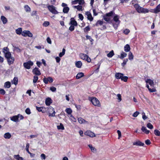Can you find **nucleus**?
<instances>
[{"mask_svg":"<svg viewBox=\"0 0 160 160\" xmlns=\"http://www.w3.org/2000/svg\"><path fill=\"white\" fill-rule=\"evenodd\" d=\"M119 16L118 15L115 14L113 17V19L111 21L113 27L116 29H117L120 23V21L119 20Z\"/></svg>","mask_w":160,"mask_h":160,"instance_id":"obj_1","label":"nucleus"},{"mask_svg":"<svg viewBox=\"0 0 160 160\" xmlns=\"http://www.w3.org/2000/svg\"><path fill=\"white\" fill-rule=\"evenodd\" d=\"M146 82L147 83L146 85V87L148 88V90L150 92H155L156 91V89L154 88H152V89L149 88V86L148 84L150 85L151 87H153L154 86V82L153 81L150 79H147L146 80Z\"/></svg>","mask_w":160,"mask_h":160,"instance_id":"obj_2","label":"nucleus"},{"mask_svg":"<svg viewBox=\"0 0 160 160\" xmlns=\"http://www.w3.org/2000/svg\"><path fill=\"white\" fill-rule=\"evenodd\" d=\"M134 7L136 10L139 13H144L149 12V10L146 8H144L141 7L138 4H136L134 5Z\"/></svg>","mask_w":160,"mask_h":160,"instance_id":"obj_3","label":"nucleus"},{"mask_svg":"<svg viewBox=\"0 0 160 160\" xmlns=\"http://www.w3.org/2000/svg\"><path fill=\"white\" fill-rule=\"evenodd\" d=\"M92 103L94 106L99 107L101 106V104L98 100L95 97L89 98Z\"/></svg>","mask_w":160,"mask_h":160,"instance_id":"obj_4","label":"nucleus"},{"mask_svg":"<svg viewBox=\"0 0 160 160\" xmlns=\"http://www.w3.org/2000/svg\"><path fill=\"white\" fill-rule=\"evenodd\" d=\"M46 112L49 114V117H54L55 116V112L54 111V108L51 107L46 108Z\"/></svg>","mask_w":160,"mask_h":160,"instance_id":"obj_5","label":"nucleus"},{"mask_svg":"<svg viewBox=\"0 0 160 160\" xmlns=\"http://www.w3.org/2000/svg\"><path fill=\"white\" fill-rule=\"evenodd\" d=\"M47 8L49 11L53 14H58L59 12L56 10V8L53 5H48Z\"/></svg>","mask_w":160,"mask_h":160,"instance_id":"obj_6","label":"nucleus"},{"mask_svg":"<svg viewBox=\"0 0 160 160\" xmlns=\"http://www.w3.org/2000/svg\"><path fill=\"white\" fill-rule=\"evenodd\" d=\"M2 52L4 54L5 58L10 56L11 54L9 51V49L7 47H5L3 48Z\"/></svg>","mask_w":160,"mask_h":160,"instance_id":"obj_7","label":"nucleus"},{"mask_svg":"<svg viewBox=\"0 0 160 160\" xmlns=\"http://www.w3.org/2000/svg\"><path fill=\"white\" fill-rule=\"evenodd\" d=\"M33 64V62L31 61H29L28 62L23 63L24 67L27 69H29L31 68V66H32Z\"/></svg>","mask_w":160,"mask_h":160,"instance_id":"obj_8","label":"nucleus"},{"mask_svg":"<svg viewBox=\"0 0 160 160\" xmlns=\"http://www.w3.org/2000/svg\"><path fill=\"white\" fill-rule=\"evenodd\" d=\"M22 35L24 37L28 36L29 37H32L33 36L32 33L28 30L23 31L22 32Z\"/></svg>","mask_w":160,"mask_h":160,"instance_id":"obj_9","label":"nucleus"},{"mask_svg":"<svg viewBox=\"0 0 160 160\" xmlns=\"http://www.w3.org/2000/svg\"><path fill=\"white\" fill-rule=\"evenodd\" d=\"M5 58L7 59L8 63V64L11 65L13 63L14 61V58L11 56V54L10 56Z\"/></svg>","mask_w":160,"mask_h":160,"instance_id":"obj_10","label":"nucleus"},{"mask_svg":"<svg viewBox=\"0 0 160 160\" xmlns=\"http://www.w3.org/2000/svg\"><path fill=\"white\" fill-rule=\"evenodd\" d=\"M150 12L154 13H158L160 12V4L158 5L156 7L151 10Z\"/></svg>","mask_w":160,"mask_h":160,"instance_id":"obj_11","label":"nucleus"},{"mask_svg":"<svg viewBox=\"0 0 160 160\" xmlns=\"http://www.w3.org/2000/svg\"><path fill=\"white\" fill-rule=\"evenodd\" d=\"M85 135L88 136L90 137L93 138L96 136L95 134L90 130H88L85 132L84 133Z\"/></svg>","mask_w":160,"mask_h":160,"instance_id":"obj_12","label":"nucleus"},{"mask_svg":"<svg viewBox=\"0 0 160 160\" xmlns=\"http://www.w3.org/2000/svg\"><path fill=\"white\" fill-rule=\"evenodd\" d=\"M43 81L46 84H48L49 82L50 83L52 82L53 79L52 77H48L47 78H45L43 79Z\"/></svg>","mask_w":160,"mask_h":160,"instance_id":"obj_13","label":"nucleus"},{"mask_svg":"<svg viewBox=\"0 0 160 160\" xmlns=\"http://www.w3.org/2000/svg\"><path fill=\"white\" fill-rule=\"evenodd\" d=\"M85 14L87 16V18L88 20H89L90 21H93V18L90 12H86Z\"/></svg>","mask_w":160,"mask_h":160,"instance_id":"obj_14","label":"nucleus"},{"mask_svg":"<svg viewBox=\"0 0 160 160\" xmlns=\"http://www.w3.org/2000/svg\"><path fill=\"white\" fill-rule=\"evenodd\" d=\"M32 72L34 74L37 75H40L41 74L39 69L37 68H34L32 70Z\"/></svg>","mask_w":160,"mask_h":160,"instance_id":"obj_15","label":"nucleus"},{"mask_svg":"<svg viewBox=\"0 0 160 160\" xmlns=\"http://www.w3.org/2000/svg\"><path fill=\"white\" fill-rule=\"evenodd\" d=\"M37 110L38 112H42V113L46 112V108L43 107H36Z\"/></svg>","mask_w":160,"mask_h":160,"instance_id":"obj_16","label":"nucleus"},{"mask_svg":"<svg viewBox=\"0 0 160 160\" xmlns=\"http://www.w3.org/2000/svg\"><path fill=\"white\" fill-rule=\"evenodd\" d=\"M133 144L134 145H136L140 146H143L144 144V143L140 141H138L136 142H133Z\"/></svg>","mask_w":160,"mask_h":160,"instance_id":"obj_17","label":"nucleus"},{"mask_svg":"<svg viewBox=\"0 0 160 160\" xmlns=\"http://www.w3.org/2000/svg\"><path fill=\"white\" fill-rule=\"evenodd\" d=\"M10 118L11 120L14 122H17L19 121V120L17 115H15L11 117H10Z\"/></svg>","mask_w":160,"mask_h":160,"instance_id":"obj_18","label":"nucleus"},{"mask_svg":"<svg viewBox=\"0 0 160 160\" xmlns=\"http://www.w3.org/2000/svg\"><path fill=\"white\" fill-rule=\"evenodd\" d=\"M73 7L74 8L77 9L79 11H82L84 10V8H82V7L80 5L78 6H74Z\"/></svg>","mask_w":160,"mask_h":160,"instance_id":"obj_19","label":"nucleus"},{"mask_svg":"<svg viewBox=\"0 0 160 160\" xmlns=\"http://www.w3.org/2000/svg\"><path fill=\"white\" fill-rule=\"evenodd\" d=\"M123 76V74L121 73H116L115 74V77L117 79H121Z\"/></svg>","mask_w":160,"mask_h":160,"instance_id":"obj_20","label":"nucleus"},{"mask_svg":"<svg viewBox=\"0 0 160 160\" xmlns=\"http://www.w3.org/2000/svg\"><path fill=\"white\" fill-rule=\"evenodd\" d=\"M142 131L146 134H148L150 131L147 129L144 126H142L141 128Z\"/></svg>","mask_w":160,"mask_h":160,"instance_id":"obj_21","label":"nucleus"},{"mask_svg":"<svg viewBox=\"0 0 160 160\" xmlns=\"http://www.w3.org/2000/svg\"><path fill=\"white\" fill-rule=\"evenodd\" d=\"M84 76V74L82 72L78 73L76 76V78L77 79H79Z\"/></svg>","mask_w":160,"mask_h":160,"instance_id":"obj_22","label":"nucleus"},{"mask_svg":"<svg viewBox=\"0 0 160 160\" xmlns=\"http://www.w3.org/2000/svg\"><path fill=\"white\" fill-rule=\"evenodd\" d=\"M78 122L80 124L87 123L88 122L85 121L84 119L82 118H79L78 119Z\"/></svg>","mask_w":160,"mask_h":160,"instance_id":"obj_23","label":"nucleus"},{"mask_svg":"<svg viewBox=\"0 0 160 160\" xmlns=\"http://www.w3.org/2000/svg\"><path fill=\"white\" fill-rule=\"evenodd\" d=\"M75 63L76 67L78 68H81L82 66V63L81 61L76 62Z\"/></svg>","mask_w":160,"mask_h":160,"instance_id":"obj_24","label":"nucleus"},{"mask_svg":"<svg viewBox=\"0 0 160 160\" xmlns=\"http://www.w3.org/2000/svg\"><path fill=\"white\" fill-rule=\"evenodd\" d=\"M11 83L10 82L8 81L4 84V87L5 88H9L11 87Z\"/></svg>","mask_w":160,"mask_h":160,"instance_id":"obj_25","label":"nucleus"},{"mask_svg":"<svg viewBox=\"0 0 160 160\" xmlns=\"http://www.w3.org/2000/svg\"><path fill=\"white\" fill-rule=\"evenodd\" d=\"M13 157L17 160H24L23 158L22 157H20L19 154L14 155Z\"/></svg>","mask_w":160,"mask_h":160,"instance_id":"obj_26","label":"nucleus"},{"mask_svg":"<svg viewBox=\"0 0 160 160\" xmlns=\"http://www.w3.org/2000/svg\"><path fill=\"white\" fill-rule=\"evenodd\" d=\"M52 100L50 98H47L45 101V103L47 106H49L52 103Z\"/></svg>","mask_w":160,"mask_h":160,"instance_id":"obj_27","label":"nucleus"},{"mask_svg":"<svg viewBox=\"0 0 160 160\" xmlns=\"http://www.w3.org/2000/svg\"><path fill=\"white\" fill-rule=\"evenodd\" d=\"M4 138L6 139H9L11 137V135L9 132H7L4 135Z\"/></svg>","mask_w":160,"mask_h":160,"instance_id":"obj_28","label":"nucleus"},{"mask_svg":"<svg viewBox=\"0 0 160 160\" xmlns=\"http://www.w3.org/2000/svg\"><path fill=\"white\" fill-rule=\"evenodd\" d=\"M1 19L3 24H5L7 23L8 22L7 19L4 16H1Z\"/></svg>","mask_w":160,"mask_h":160,"instance_id":"obj_29","label":"nucleus"},{"mask_svg":"<svg viewBox=\"0 0 160 160\" xmlns=\"http://www.w3.org/2000/svg\"><path fill=\"white\" fill-rule=\"evenodd\" d=\"M68 117L69 118V119L71 122H76L77 121L76 118L73 117L72 115H68Z\"/></svg>","mask_w":160,"mask_h":160,"instance_id":"obj_30","label":"nucleus"},{"mask_svg":"<svg viewBox=\"0 0 160 160\" xmlns=\"http://www.w3.org/2000/svg\"><path fill=\"white\" fill-rule=\"evenodd\" d=\"M103 18L105 21L108 22H109L111 21V18L105 15L103 16Z\"/></svg>","mask_w":160,"mask_h":160,"instance_id":"obj_31","label":"nucleus"},{"mask_svg":"<svg viewBox=\"0 0 160 160\" xmlns=\"http://www.w3.org/2000/svg\"><path fill=\"white\" fill-rule=\"evenodd\" d=\"M87 56L88 55L86 54L82 53H81L80 54V58L84 60H86V58H87Z\"/></svg>","mask_w":160,"mask_h":160,"instance_id":"obj_32","label":"nucleus"},{"mask_svg":"<svg viewBox=\"0 0 160 160\" xmlns=\"http://www.w3.org/2000/svg\"><path fill=\"white\" fill-rule=\"evenodd\" d=\"M130 50V46L127 44H126L124 47V50L126 52H128Z\"/></svg>","mask_w":160,"mask_h":160,"instance_id":"obj_33","label":"nucleus"},{"mask_svg":"<svg viewBox=\"0 0 160 160\" xmlns=\"http://www.w3.org/2000/svg\"><path fill=\"white\" fill-rule=\"evenodd\" d=\"M22 30L21 28H19L16 29V33L18 35L22 34Z\"/></svg>","mask_w":160,"mask_h":160,"instance_id":"obj_34","label":"nucleus"},{"mask_svg":"<svg viewBox=\"0 0 160 160\" xmlns=\"http://www.w3.org/2000/svg\"><path fill=\"white\" fill-rule=\"evenodd\" d=\"M57 128L58 130H63L64 129V128L63 125L62 123H60L59 125H58L57 126Z\"/></svg>","mask_w":160,"mask_h":160,"instance_id":"obj_35","label":"nucleus"},{"mask_svg":"<svg viewBox=\"0 0 160 160\" xmlns=\"http://www.w3.org/2000/svg\"><path fill=\"white\" fill-rule=\"evenodd\" d=\"M115 14L113 11H111L110 12L106 14L105 15L109 17L113 15H114Z\"/></svg>","mask_w":160,"mask_h":160,"instance_id":"obj_36","label":"nucleus"},{"mask_svg":"<svg viewBox=\"0 0 160 160\" xmlns=\"http://www.w3.org/2000/svg\"><path fill=\"white\" fill-rule=\"evenodd\" d=\"M25 10L27 12H29L31 11V8L28 5H25L24 6Z\"/></svg>","mask_w":160,"mask_h":160,"instance_id":"obj_37","label":"nucleus"},{"mask_svg":"<svg viewBox=\"0 0 160 160\" xmlns=\"http://www.w3.org/2000/svg\"><path fill=\"white\" fill-rule=\"evenodd\" d=\"M114 55V53L113 50H112L109 53L107 54V56L108 58H112Z\"/></svg>","mask_w":160,"mask_h":160,"instance_id":"obj_38","label":"nucleus"},{"mask_svg":"<svg viewBox=\"0 0 160 160\" xmlns=\"http://www.w3.org/2000/svg\"><path fill=\"white\" fill-rule=\"evenodd\" d=\"M65 111L69 115H72L71 113L72 112V110L71 108H67L65 110Z\"/></svg>","mask_w":160,"mask_h":160,"instance_id":"obj_39","label":"nucleus"},{"mask_svg":"<svg viewBox=\"0 0 160 160\" xmlns=\"http://www.w3.org/2000/svg\"><path fill=\"white\" fill-rule=\"evenodd\" d=\"M128 56V59L129 60H132L133 59V55L131 52H129Z\"/></svg>","mask_w":160,"mask_h":160,"instance_id":"obj_40","label":"nucleus"},{"mask_svg":"<svg viewBox=\"0 0 160 160\" xmlns=\"http://www.w3.org/2000/svg\"><path fill=\"white\" fill-rule=\"evenodd\" d=\"M69 10V8L67 7H64L63 9V12L64 13H67Z\"/></svg>","mask_w":160,"mask_h":160,"instance_id":"obj_41","label":"nucleus"},{"mask_svg":"<svg viewBox=\"0 0 160 160\" xmlns=\"http://www.w3.org/2000/svg\"><path fill=\"white\" fill-rule=\"evenodd\" d=\"M127 56V54L124 52H122L120 57V58L121 59H123L124 58L126 57Z\"/></svg>","mask_w":160,"mask_h":160,"instance_id":"obj_42","label":"nucleus"},{"mask_svg":"<svg viewBox=\"0 0 160 160\" xmlns=\"http://www.w3.org/2000/svg\"><path fill=\"white\" fill-rule=\"evenodd\" d=\"M70 24L74 26H77V23L75 20H71Z\"/></svg>","mask_w":160,"mask_h":160,"instance_id":"obj_43","label":"nucleus"},{"mask_svg":"<svg viewBox=\"0 0 160 160\" xmlns=\"http://www.w3.org/2000/svg\"><path fill=\"white\" fill-rule=\"evenodd\" d=\"M18 83V79L17 78L15 77L12 81V83L15 85H17Z\"/></svg>","mask_w":160,"mask_h":160,"instance_id":"obj_44","label":"nucleus"},{"mask_svg":"<svg viewBox=\"0 0 160 160\" xmlns=\"http://www.w3.org/2000/svg\"><path fill=\"white\" fill-rule=\"evenodd\" d=\"M65 51L66 50L64 48H63L62 49V52H60L59 54V57H62L65 54Z\"/></svg>","mask_w":160,"mask_h":160,"instance_id":"obj_45","label":"nucleus"},{"mask_svg":"<svg viewBox=\"0 0 160 160\" xmlns=\"http://www.w3.org/2000/svg\"><path fill=\"white\" fill-rule=\"evenodd\" d=\"M89 147L90 148L92 151L93 152H96V149L93 147L91 145H88Z\"/></svg>","mask_w":160,"mask_h":160,"instance_id":"obj_46","label":"nucleus"},{"mask_svg":"<svg viewBox=\"0 0 160 160\" xmlns=\"http://www.w3.org/2000/svg\"><path fill=\"white\" fill-rule=\"evenodd\" d=\"M38 79V76H34L33 78V83H36L37 82Z\"/></svg>","mask_w":160,"mask_h":160,"instance_id":"obj_47","label":"nucleus"},{"mask_svg":"<svg viewBox=\"0 0 160 160\" xmlns=\"http://www.w3.org/2000/svg\"><path fill=\"white\" fill-rule=\"evenodd\" d=\"M147 126L148 128L151 129H153V125L150 123H148Z\"/></svg>","mask_w":160,"mask_h":160,"instance_id":"obj_48","label":"nucleus"},{"mask_svg":"<svg viewBox=\"0 0 160 160\" xmlns=\"http://www.w3.org/2000/svg\"><path fill=\"white\" fill-rule=\"evenodd\" d=\"M128 79V77L127 76H122L121 78V80L122 81H123L124 82H127Z\"/></svg>","mask_w":160,"mask_h":160,"instance_id":"obj_49","label":"nucleus"},{"mask_svg":"<svg viewBox=\"0 0 160 160\" xmlns=\"http://www.w3.org/2000/svg\"><path fill=\"white\" fill-rule=\"evenodd\" d=\"M154 134L155 135L158 136H160V132L158 130H155L154 131Z\"/></svg>","mask_w":160,"mask_h":160,"instance_id":"obj_50","label":"nucleus"},{"mask_svg":"<svg viewBox=\"0 0 160 160\" xmlns=\"http://www.w3.org/2000/svg\"><path fill=\"white\" fill-rule=\"evenodd\" d=\"M128 59H126L123 60V62L122 63V65L124 67L128 62Z\"/></svg>","mask_w":160,"mask_h":160,"instance_id":"obj_51","label":"nucleus"},{"mask_svg":"<svg viewBox=\"0 0 160 160\" xmlns=\"http://www.w3.org/2000/svg\"><path fill=\"white\" fill-rule=\"evenodd\" d=\"M14 50L18 52H20L21 51L20 49L19 48L16 47H14Z\"/></svg>","mask_w":160,"mask_h":160,"instance_id":"obj_52","label":"nucleus"},{"mask_svg":"<svg viewBox=\"0 0 160 160\" xmlns=\"http://www.w3.org/2000/svg\"><path fill=\"white\" fill-rule=\"evenodd\" d=\"M90 30V28L89 26H88L84 28V32H88V31Z\"/></svg>","mask_w":160,"mask_h":160,"instance_id":"obj_53","label":"nucleus"},{"mask_svg":"<svg viewBox=\"0 0 160 160\" xmlns=\"http://www.w3.org/2000/svg\"><path fill=\"white\" fill-rule=\"evenodd\" d=\"M49 25V22L48 21L44 22L43 24V25L44 27H47Z\"/></svg>","mask_w":160,"mask_h":160,"instance_id":"obj_54","label":"nucleus"},{"mask_svg":"<svg viewBox=\"0 0 160 160\" xmlns=\"http://www.w3.org/2000/svg\"><path fill=\"white\" fill-rule=\"evenodd\" d=\"M118 99V102H120L121 101V95L120 94H118L117 95Z\"/></svg>","mask_w":160,"mask_h":160,"instance_id":"obj_55","label":"nucleus"},{"mask_svg":"<svg viewBox=\"0 0 160 160\" xmlns=\"http://www.w3.org/2000/svg\"><path fill=\"white\" fill-rule=\"evenodd\" d=\"M25 112L28 114H30L31 113L30 110L28 108L26 109Z\"/></svg>","mask_w":160,"mask_h":160,"instance_id":"obj_56","label":"nucleus"},{"mask_svg":"<svg viewBox=\"0 0 160 160\" xmlns=\"http://www.w3.org/2000/svg\"><path fill=\"white\" fill-rule=\"evenodd\" d=\"M50 89L52 92H55L56 91V88L54 87H51Z\"/></svg>","mask_w":160,"mask_h":160,"instance_id":"obj_57","label":"nucleus"},{"mask_svg":"<svg viewBox=\"0 0 160 160\" xmlns=\"http://www.w3.org/2000/svg\"><path fill=\"white\" fill-rule=\"evenodd\" d=\"M142 118H143V120H145L148 118L146 116V115H145V113L144 112H143L142 113Z\"/></svg>","mask_w":160,"mask_h":160,"instance_id":"obj_58","label":"nucleus"},{"mask_svg":"<svg viewBox=\"0 0 160 160\" xmlns=\"http://www.w3.org/2000/svg\"><path fill=\"white\" fill-rule=\"evenodd\" d=\"M5 91L3 89L0 88V93L2 94V95H4L5 93Z\"/></svg>","mask_w":160,"mask_h":160,"instance_id":"obj_59","label":"nucleus"},{"mask_svg":"<svg viewBox=\"0 0 160 160\" xmlns=\"http://www.w3.org/2000/svg\"><path fill=\"white\" fill-rule=\"evenodd\" d=\"M139 113V112L136 111L132 114V116L133 117H136L138 115Z\"/></svg>","mask_w":160,"mask_h":160,"instance_id":"obj_60","label":"nucleus"},{"mask_svg":"<svg viewBox=\"0 0 160 160\" xmlns=\"http://www.w3.org/2000/svg\"><path fill=\"white\" fill-rule=\"evenodd\" d=\"M17 116H18V119H19H19H20V120H22L24 118V117H23V116H22V115L20 114H18L17 115Z\"/></svg>","mask_w":160,"mask_h":160,"instance_id":"obj_61","label":"nucleus"},{"mask_svg":"<svg viewBox=\"0 0 160 160\" xmlns=\"http://www.w3.org/2000/svg\"><path fill=\"white\" fill-rule=\"evenodd\" d=\"M84 0H78V3L80 5H82L84 3Z\"/></svg>","mask_w":160,"mask_h":160,"instance_id":"obj_62","label":"nucleus"},{"mask_svg":"<svg viewBox=\"0 0 160 160\" xmlns=\"http://www.w3.org/2000/svg\"><path fill=\"white\" fill-rule=\"evenodd\" d=\"M130 32V30L128 29H126L123 31V32L126 34H128Z\"/></svg>","mask_w":160,"mask_h":160,"instance_id":"obj_63","label":"nucleus"},{"mask_svg":"<svg viewBox=\"0 0 160 160\" xmlns=\"http://www.w3.org/2000/svg\"><path fill=\"white\" fill-rule=\"evenodd\" d=\"M78 17L81 20H82L83 19V17L82 15L81 14L79 13L78 14Z\"/></svg>","mask_w":160,"mask_h":160,"instance_id":"obj_64","label":"nucleus"}]
</instances>
